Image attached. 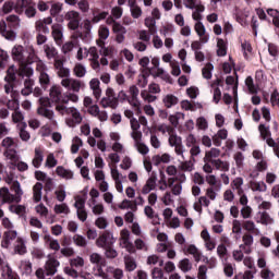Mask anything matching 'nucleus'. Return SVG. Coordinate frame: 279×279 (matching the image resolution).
<instances>
[{"mask_svg":"<svg viewBox=\"0 0 279 279\" xmlns=\"http://www.w3.org/2000/svg\"><path fill=\"white\" fill-rule=\"evenodd\" d=\"M37 114L47 119L49 124L41 128V136H49L51 130L58 129V120H56V112L51 110V100L48 97L39 98V107L37 108Z\"/></svg>","mask_w":279,"mask_h":279,"instance_id":"nucleus-1","label":"nucleus"},{"mask_svg":"<svg viewBox=\"0 0 279 279\" xmlns=\"http://www.w3.org/2000/svg\"><path fill=\"white\" fill-rule=\"evenodd\" d=\"M61 86H63L65 90L72 92V93H66L62 97L61 104H69V101H71L72 104H77V101H80V96L75 93H80V89L84 88L86 85L84 84V82L77 78L69 77V78H62Z\"/></svg>","mask_w":279,"mask_h":279,"instance_id":"nucleus-2","label":"nucleus"},{"mask_svg":"<svg viewBox=\"0 0 279 279\" xmlns=\"http://www.w3.org/2000/svg\"><path fill=\"white\" fill-rule=\"evenodd\" d=\"M56 110L61 117H64V114L68 116L65 118V125H68V128H76V125H80L82 121H84L82 112L75 107H66V104L61 102L56 106Z\"/></svg>","mask_w":279,"mask_h":279,"instance_id":"nucleus-3","label":"nucleus"},{"mask_svg":"<svg viewBox=\"0 0 279 279\" xmlns=\"http://www.w3.org/2000/svg\"><path fill=\"white\" fill-rule=\"evenodd\" d=\"M221 193V186H208L205 190V196L198 197V201L194 203L193 208L196 213H202V206L208 208L210 206V202H215L217 199V195Z\"/></svg>","mask_w":279,"mask_h":279,"instance_id":"nucleus-4","label":"nucleus"},{"mask_svg":"<svg viewBox=\"0 0 279 279\" xmlns=\"http://www.w3.org/2000/svg\"><path fill=\"white\" fill-rule=\"evenodd\" d=\"M11 191H13L15 195L10 193V190L8 187L0 189V197L2 199V204H19L21 202L23 197V190L21 189V183L15 181L12 184Z\"/></svg>","mask_w":279,"mask_h":279,"instance_id":"nucleus-5","label":"nucleus"},{"mask_svg":"<svg viewBox=\"0 0 279 279\" xmlns=\"http://www.w3.org/2000/svg\"><path fill=\"white\" fill-rule=\"evenodd\" d=\"M1 223L4 230H7L4 231L2 236L1 247H3L4 250H8V247L12 245V242L16 240V236H19V232L14 230V223L12 222V220H10V218L8 217L2 218Z\"/></svg>","mask_w":279,"mask_h":279,"instance_id":"nucleus-6","label":"nucleus"},{"mask_svg":"<svg viewBox=\"0 0 279 279\" xmlns=\"http://www.w3.org/2000/svg\"><path fill=\"white\" fill-rule=\"evenodd\" d=\"M17 75L24 78V88L21 90L22 95L24 97L32 95L34 90V80H32L34 69H32V66H24L17 72Z\"/></svg>","mask_w":279,"mask_h":279,"instance_id":"nucleus-7","label":"nucleus"},{"mask_svg":"<svg viewBox=\"0 0 279 279\" xmlns=\"http://www.w3.org/2000/svg\"><path fill=\"white\" fill-rule=\"evenodd\" d=\"M16 14H24L26 19H34L37 14L34 0H16Z\"/></svg>","mask_w":279,"mask_h":279,"instance_id":"nucleus-8","label":"nucleus"},{"mask_svg":"<svg viewBox=\"0 0 279 279\" xmlns=\"http://www.w3.org/2000/svg\"><path fill=\"white\" fill-rule=\"evenodd\" d=\"M89 263L96 266L94 267V276H96L97 278H108V274L104 271V267H106L105 256L99 253H90Z\"/></svg>","mask_w":279,"mask_h":279,"instance_id":"nucleus-9","label":"nucleus"},{"mask_svg":"<svg viewBox=\"0 0 279 279\" xmlns=\"http://www.w3.org/2000/svg\"><path fill=\"white\" fill-rule=\"evenodd\" d=\"M186 182V174L178 173L175 177L169 178V189L171 194L175 196L182 195V184Z\"/></svg>","mask_w":279,"mask_h":279,"instance_id":"nucleus-10","label":"nucleus"},{"mask_svg":"<svg viewBox=\"0 0 279 279\" xmlns=\"http://www.w3.org/2000/svg\"><path fill=\"white\" fill-rule=\"evenodd\" d=\"M25 48L21 45H15L11 50V56L14 60V62H17L20 64L17 73L21 71V69L27 65V54H25Z\"/></svg>","mask_w":279,"mask_h":279,"instance_id":"nucleus-11","label":"nucleus"},{"mask_svg":"<svg viewBox=\"0 0 279 279\" xmlns=\"http://www.w3.org/2000/svg\"><path fill=\"white\" fill-rule=\"evenodd\" d=\"M168 143L170 147H174V153L179 158L185 160L184 158V145L182 144V137L175 133V131L169 135Z\"/></svg>","mask_w":279,"mask_h":279,"instance_id":"nucleus-12","label":"nucleus"},{"mask_svg":"<svg viewBox=\"0 0 279 279\" xmlns=\"http://www.w3.org/2000/svg\"><path fill=\"white\" fill-rule=\"evenodd\" d=\"M130 230L128 229H122L120 232V245L126 252L130 254H136V247H134V244L130 241Z\"/></svg>","mask_w":279,"mask_h":279,"instance_id":"nucleus-13","label":"nucleus"},{"mask_svg":"<svg viewBox=\"0 0 279 279\" xmlns=\"http://www.w3.org/2000/svg\"><path fill=\"white\" fill-rule=\"evenodd\" d=\"M114 243H117V240L114 239V235L110 231H105L96 240L97 247H101L102 250H106L107 247L114 245Z\"/></svg>","mask_w":279,"mask_h":279,"instance_id":"nucleus-14","label":"nucleus"},{"mask_svg":"<svg viewBox=\"0 0 279 279\" xmlns=\"http://www.w3.org/2000/svg\"><path fill=\"white\" fill-rule=\"evenodd\" d=\"M58 267H60V262L53 255L49 254L44 266L46 276H56L58 274Z\"/></svg>","mask_w":279,"mask_h":279,"instance_id":"nucleus-15","label":"nucleus"},{"mask_svg":"<svg viewBox=\"0 0 279 279\" xmlns=\"http://www.w3.org/2000/svg\"><path fill=\"white\" fill-rule=\"evenodd\" d=\"M138 87H136L135 85L131 86L129 88V104L130 106H132V108H136V114H141L142 110H141V100H138Z\"/></svg>","mask_w":279,"mask_h":279,"instance_id":"nucleus-16","label":"nucleus"},{"mask_svg":"<svg viewBox=\"0 0 279 279\" xmlns=\"http://www.w3.org/2000/svg\"><path fill=\"white\" fill-rule=\"evenodd\" d=\"M111 178L114 182V189L118 193H123V181L125 180V175H122L119 172V169L116 166L111 167Z\"/></svg>","mask_w":279,"mask_h":279,"instance_id":"nucleus-17","label":"nucleus"},{"mask_svg":"<svg viewBox=\"0 0 279 279\" xmlns=\"http://www.w3.org/2000/svg\"><path fill=\"white\" fill-rule=\"evenodd\" d=\"M87 112L90 117L98 119L100 123H106V121H108V111L99 109L98 105L88 107Z\"/></svg>","mask_w":279,"mask_h":279,"instance_id":"nucleus-18","label":"nucleus"},{"mask_svg":"<svg viewBox=\"0 0 279 279\" xmlns=\"http://www.w3.org/2000/svg\"><path fill=\"white\" fill-rule=\"evenodd\" d=\"M87 58L90 62L93 71H99V50H97V47L88 48Z\"/></svg>","mask_w":279,"mask_h":279,"instance_id":"nucleus-19","label":"nucleus"},{"mask_svg":"<svg viewBox=\"0 0 279 279\" xmlns=\"http://www.w3.org/2000/svg\"><path fill=\"white\" fill-rule=\"evenodd\" d=\"M201 238L204 241V246L207 252H213L217 247V241L210 236L208 229H204L201 232Z\"/></svg>","mask_w":279,"mask_h":279,"instance_id":"nucleus-20","label":"nucleus"},{"mask_svg":"<svg viewBox=\"0 0 279 279\" xmlns=\"http://www.w3.org/2000/svg\"><path fill=\"white\" fill-rule=\"evenodd\" d=\"M65 21H69L68 27L69 29L75 31L80 27V12L77 11H69L65 13Z\"/></svg>","mask_w":279,"mask_h":279,"instance_id":"nucleus-21","label":"nucleus"},{"mask_svg":"<svg viewBox=\"0 0 279 279\" xmlns=\"http://www.w3.org/2000/svg\"><path fill=\"white\" fill-rule=\"evenodd\" d=\"M183 253L185 256H193L195 263H199L202 258H204V255L202 254V251L195 246V244H189L183 248Z\"/></svg>","mask_w":279,"mask_h":279,"instance_id":"nucleus-22","label":"nucleus"},{"mask_svg":"<svg viewBox=\"0 0 279 279\" xmlns=\"http://www.w3.org/2000/svg\"><path fill=\"white\" fill-rule=\"evenodd\" d=\"M254 245V235L252 233H244L242 236V244H240V250L244 252V254L252 253V246Z\"/></svg>","mask_w":279,"mask_h":279,"instance_id":"nucleus-23","label":"nucleus"},{"mask_svg":"<svg viewBox=\"0 0 279 279\" xmlns=\"http://www.w3.org/2000/svg\"><path fill=\"white\" fill-rule=\"evenodd\" d=\"M54 69L59 77L63 80L71 77V70L64 66V62L61 59L54 60Z\"/></svg>","mask_w":279,"mask_h":279,"instance_id":"nucleus-24","label":"nucleus"},{"mask_svg":"<svg viewBox=\"0 0 279 279\" xmlns=\"http://www.w3.org/2000/svg\"><path fill=\"white\" fill-rule=\"evenodd\" d=\"M194 29H195L197 36L199 37L202 45H206V43H208V40H210V36L208 34H206V26L204 25V23L196 22L194 25Z\"/></svg>","mask_w":279,"mask_h":279,"instance_id":"nucleus-25","label":"nucleus"},{"mask_svg":"<svg viewBox=\"0 0 279 279\" xmlns=\"http://www.w3.org/2000/svg\"><path fill=\"white\" fill-rule=\"evenodd\" d=\"M158 181V178L156 174H151L147 180L146 183L143 185L141 193L142 195H149L151 191L156 190V182Z\"/></svg>","mask_w":279,"mask_h":279,"instance_id":"nucleus-26","label":"nucleus"},{"mask_svg":"<svg viewBox=\"0 0 279 279\" xmlns=\"http://www.w3.org/2000/svg\"><path fill=\"white\" fill-rule=\"evenodd\" d=\"M51 34H52V38L53 40L58 44V45H62V38L64 37V27H62V24H53L51 26Z\"/></svg>","mask_w":279,"mask_h":279,"instance_id":"nucleus-27","label":"nucleus"},{"mask_svg":"<svg viewBox=\"0 0 279 279\" xmlns=\"http://www.w3.org/2000/svg\"><path fill=\"white\" fill-rule=\"evenodd\" d=\"M151 162L155 167H160V165H169V162H171V155H169V153L154 155L151 157Z\"/></svg>","mask_w":279,"mask_h":279,"instance_id":"nucleus-28","label":"nucleus"},{"mask_svg":"<svg viewBox=\"0 0 279 279\" xmlns=\"http://www.w3.org/2000/svg\"><path fill=\"white\" fill-rule=\"evenodd\" d=\"M98 40L96 41L98 47H104L106 45V40L110 37V28L106 25H100L98 28Z\"/></svg>","mask_w":279,"mask_h":279,"instance_id":"nucleus-29","label":"nucleus"},{"mask_svg":"<svg viewBox=\"0 0 279 279\" xmlns=\"http://www.w3.org/2000/svg\"><path fill=\"white\" fill-rule=\"evenodd\" d=\"M258 217L256 218V223H260L262 226H274L275 220L267 211H259Z\"/></svg>","mask_w":279,"mask_h":279,"instance_id":"nucleus-30","label":"nucleus"},{"mask_svg":"<svg viewBox=\"0 0 279 279\" xmlns=\"http://www.w3.org/2000/svg\"><path fill=\"white\" fill-rule=\"evenodd\" d=\"M130 125H131V137L132 138H143V132H141V123L136 118H133L130 120Z\"/></svg>","mask_w":279,"mask_h":279,"instance_id":"nucleus-31","label":"nucleus"},{"mask_svg":"<svg viewBox=\"0 0 279 279\" xmlns=\"http://www.w3.org/2000/svg\"><path fill=\"white\" fill-rule=\"evenodd\" d=\"M101 108H111L112 110H117L119 107V98H111L108 96H105L100 100Z\"/></svg>","mask_w":279,"mask_h":279,"instance_id":"nucleus-32","label":"nucleus"},{"mask_svg":"<svg viewBox=\"0 0 279 279\" xmlns=\"http://www.w3.org/2000/svg\"><path fill=\"white\" fill-rule=\"evenodd\" d=\"M248 186L254 193H265L267 191V184L264 181L250 180Z\"/></svg>","mask_w":279,"mask_h":279,"instance_id":"nucleus-33","label":"nucleus"},{"mask_svg":"<svg viewBox=\"0 0 279 279\" xmlns=\"http://www.w3.org/2000/svg\"><path fill=\"white\" fill-rule=\"evenodd\" d=\"M0 34L7 40H15L16 39V33H14V31H8V24L5 23V21L0 22Z\"/></svg>","mask_w":279,"mask_h":279,"instance_id":"nucleus-34","label":"nucleus"},{"mask_svg":"<svg viewBox=\"0 0 279 279\" xmlns=\"http://www.w3.org/2000/svg\"><path fill=\"white\" fill-rule=\"evenodd\" d=\"M101 82H99V78H92L89 81V88L93 90V95L95 99H101Z\"/></svg>","mask_w":279,"mask_h":279,"instance_id":"nucleus-35","label":"nucleus"},{"mask_svg":"<svg viewBox=\"0 0 279 279\" xmlns=\"http://www.w3.org/2000/svg\"><path fill=\"white\" fill-rule=\"evenodd\" d=\"M44 243L48 247V250H52L53 252H59L60 250V242L51 238L49 233L44 235Z\"/></svg>","mask_w":279,"mask_h":279,"instance_id":"nucleus-36","label":"nucleus"},{"mask_svg":"<svg viewBox=\"0 0 279 279\" xmlns=\"http://www.w3.org/2000/svg\"><path fill=\"white\" fill-rule=\"evenodd\" d=\"M149 73L155 75V77H160L165 82H168V84H171V75L165 71L162 68H155V69H149Z\"/></svg>","mask_w":279,"mask_h":279,"instance_id":"nucleus-37","label":"nucleus"},{"mask_svg":"<svg viewBox=\"0 0 279 279\" xmlns=\"http://www.w3.org/2000/svg\"><path fill=\"white\" fill-rule=\"evenodd\" d=\"M179 102L180 99L173 94H167L162 97L165 108H173V106H178Z\"/></svg>","mask_w":279,"mask_h":279,"instance_id":"nucleus-38","label":"nucleus"},{"mask_svg":"<svg viewBox=\"0 0 279 279\" xmlns=\"http://www.w3.org/2000/svg\"><path fill=\"white\" fill-rule=\"evenodd\" d=\"M133 141L134 147L137 149L138 154H142V156L149 154V147L143 143V137H135Z\"/></svg>","mask_w":279,"mask_h":279,"instance_id":"nucleus-39","label":"nucleus"},{"mask_svg":"<svg viewBox=\"0 0 279 279\" xmlns=\"http://www.w3.org/2000/svg\"><path fill=\"white\" fill-rule=\"evenodd\" d=\"M26 56V65L34 64V62H38V54H36V50L34 46H27L25 50Z\"/></svg>","mask_w":279,"mask_h":279,"instance_id":"nucleus-40","label":"nucleus"},{"mask_svg":"<svg viewBox=\"0 0 279 279\" xmlns=\"http://www.w3.org/2000/svg\"><path fill=\"white\" fill-rule=\"evenodd\" d=\"M44 51L48 60H54V61L58 60V49H56L53 45H50V44L44 45Z\"/></svg>","mask_w":279,"mask_h":279,"instance_id":"nucleus-41","label":"nucleus"},{"mask_svg":"<svg viewBox=\"0 0 279 279\" xmlns=\"http://www.w3.org/2000/svg\"><path fill=\"white\" fill-rule=\"evenodd\" d=\"M14 252L20 256L27 254V246L25 245V240L23 238H17L14 243Z\"/></svg>","mask_w":279,"mask_h":279,"instance_id":"nucleus-42","label":"nucleus"},{"mask_svg":"<svg viewBox=\"0 0 279 279\" xmlns=\"http://www.w3.org/2000/svg\"><path fill=\"white\" fill-rule=\"evenodd\" d=\"M44 160H45V155L43 153V148H40V147L35 148V157L33 158V167H35V169H39V167L43 165Z\"/></svg>","mask_w":279,"mask_h":279,"instance_id":"nucleus-43","label":"nucleus"},{"mask_svg":"<svg viewBox=\"0 0 279 279\" xmlns=\"http://www.w3.org/2000/svg\"><path fill=\"white\" fill-rule=\"evenodd\" d=\"M219 156H221V150L218 148H211L206 151L204 162H210L213 165V162L217 160L215 158H219Z\"/></svg>","mask_w":279,"mask_h":279,"instance_id":"nucleus-44","label":"nucleus"},{"mask_svg":"<svg viewBox=\"0 0 279 279\" xmlns=\"http://www.w3.org/2000/svg\"><path fill=\"white\" fill-rule=\"evenodd\" d=\"M243 228L248 234H255V236H258V234H260V229L256 228V223H254V221L252 220L244 221Z\"/></svg>","mask_w":279,"mask_h":279,"instance_id":"nucleus-45","label":"nucleus"},{"mask_svg":"<svg viewBox=\"0 0 279 279\" xmlns=\"http://www.w3.org/2000/svg\"><path fill=\"white\" fill-rule=\"evenodd\" d=\"M242 233H243V223H241V220L234 219L232 221V234H234V240L239 241V239H241Z\"/></svg>","mask_w":279,"mask_h":279,"instance_id":"nucleus-46","label":"nucleus"},{"mask_svg":"<svg viewBox=\"0 0 279 279\" xmlns=\"http://www.w3.org/2000/svg\"><path fill=\"white\" fill-rule=\"evenodd\" d=\"M4 156H5L7 160H10L11 167L13 165H16V162H19V160L21 159V157H19V154L16 153L15 148L7 149L4 151Z\"/></svg>","mask_w":279,"mask_h":279,"instance_id":"nucleus-47","label":"nucleus"},{"mask_svg":"<svg viewBox=\"0 0 279 279\" xmlns=\"http://www.w3.org/2000/svg\"><path fill=\"white\" fill-rule=\"evenodd\" d=\"M211 165L217 171H222L223 173L230 171V162L228 161L216 159Z\"/></svg>","mask_w":279,"mask_h":279,"instance_id":"nucleus-48","label":"nucleus"},{"mask_svg":"<svg viewBox=\"0 0 279 279\" xmlns=\"http://www.w3.org/2000/svg\"><path fill=\"white\" fill-rule=\"evenodd\" d=\"M60 97H62V88L59 85H53L50 88V99H52L54 104H58L60 101Z\"/></svg>","mask_w":279,"mask_h":279,"instance_id":"nucleus-49","label":"nucleus"},{"mask_svg":"<svg viewBox=\"0 0 279 279\" xmlns=\"http://www.w3.org/2000/svg\"><path fill=\"white\" fill-rule=\"evenodd\" d=\"M56 173L59 178H63L64 180H73V171L65 169L62 166L57 167Z\"/></svg>","mask_w":279,"mask_h":279,"instance_id":"nucleus-50","label":"nucleus"},{"mask_svg":"<svg viewBox=\"0 0 279 279\" xmlns=\"http://www.w3.org/2000/svg\"><path fill=\"white\" fill-rule=\"evenodd\" d=\"M0 269L2 271V278L4 279H15L14 271L10 268V265L4 260L2 265H0Z\"/></svg>","mask_w":279,"mask_h":279,"instance_id":"nucleus-51","label":"nucleus"},{"mask_svg":"<svg viewBox=\"0 0 279 279\" xmlns=\"http://www.w3.org/2000/svg\"><path fill=\"white\" fill-rule=\"evenodd\" d=\"M33 199L34 202L38 203L43 199V183L37 182L33 186Z\"/></svg>","mask_w":279,"mask_h":279,"instance_id":"nucleus-52","label":"nucleus"},{"mask_svg":"<svg viewBox=\"0 0 279 279\" xmlns=\"http://www.w3.org/2000/svg\"><path fill=\"white\" fill-rule=\"evenodd\" d=\"M169 122L171 123L172 128H178L180 125V121H184V113L175 112L174 114H170L168 117Z\"/></svg>","mask_w":279,"mask_h":279,"instance_id":"nucleus-53","label":"nucleus"},{"mask_svg":"<svg viewBox=\"0 0 279 279\" xmlns=\"http://www.w3.org/2000/svg\"><path fill=\"white\" fill-rule=\"evenodd\" d=\"M19 269L23 276H32V262L22 260L19 265Z\"/></svg>","mask_w":279,"mask_h":279,"instance_id":"nucleus-54","label":"nucleus"},{"mask_svg":"<svg viewBox=\"0 0 279 279\" xmlns=\"http://www.w3.org/2000/svg\"><path fill=\"white\" fill-rule=\"evenodd\" d=\"M53 211L56 215H70L71 208H69V205H66V203H61L54 205Z\"/></svg>","mask_w":279,"mask_h":279,"instance_id":"nucleus-55","label":"nucleus"},{"mask_svg":"<svg viewBox=\"0 0 279 279\" xmlns=\"http://www.w3.org/2000/svg\"><path fill=\"white\" fill-rule=\"evenodd\" d=\"M178 267L183 274H189V271L193 269V263H191V259L189 258H183L179 262Z\"/></svg>","mask_w":279,"mask_h":279,"instance_id":"nucleus-56","label":"nucleus"},{"mask_svg":"<svg viewBox=\"0 0 279 279\" xmlns=\"http://www.w3.org/2000/svg\"><path fill=\"white\" fill-rule=\"evenodd\" d=\"M206 7L204 4H201L194 11L192 12V19L193 21H196V23H202L203 15L202 13L205 12Z\"/></svg>","mask_w":279,"mask_h":279,"instance_id":"nucleus-57","label":"nucleus"},{"mask_svg":"<svg viewBox=\"0 0 279 279\" xmlns=\"http://www.w3.org/2000/svg\"><path fill=\"white\" fill-rule=\"evenodd\" d=\"M144 25L145 27H147L149 34H156L157 29H156V21L153 16H147L144 20Z\"/></svg>","mask_w":279,"mask_h":279,"instance_id":"nucleus-58","label":"nucleus"},{"mask_svg":"<svg viewBox=\"0 0 279 279\" xmlns=\"http://www.w3.org/2000/svg\"><path fill=\"white\" fill-rule=\"evenodd\" d=\"M158 189L159 191L169 189V179L167 181V175L162 171L159 172Z\"/></svg>","mask_w":279,"mask_h":279,"instance_id":"nucleus-59","label":"nucleus"},{"mask_svg":"<svg viewBox=\"0 0 279 279\" xmlns=\"http://www.w3.org/2000/svg\"><path fill=\"white\" fill-rule=\"evenodd\" d=\"M73 74L75 77H85L86 76V65L82 63H75L73 68Z\"/></svg>","mask_w":279,"mask_h":279,"instance_id":"nucleus-60","label":"nucleus"},{"mask_svg":"<svg viewBox=\"0 0 279 279\" xmlns=\"http://www.w3.org/2000/svg\"><path fill=\"white\" fill-rule=\"evenodd\" d=\"M124 265L126 271H134V269H136V259L130 255H126L124 256Z\"/></svg>","mask_w":279,"mask_h":279,"instance_id":"nucleus-61","label":"nucleus"},{"mask_svg":"<svg viewBox=\"0 0 279 279\" xmlns=\"http://www.w3.org/2000/svg\"><path fill=\"white\" fill-rule=\"evenodd\" d=\"M15 11L16 12V1L8 0L2 5V12L3 14H10V12Z\"/></svg>","mask_w":279,"mask_h":279,"instance_id":"nucleus-62","label":"nucleus"},{"mask_svg":"<svg viewBox=\"0 0 279 279\" xmlns=\"http://www.w3.org/2000/svg\"><path fill=\"white\" fill-rule=\"evenodd\" d=\"M129 8H130L131 16L133 19H141L143 16V9H141V7H138L137 4H131L129 5Z\"/></svg>","mask_w":279,"mask_h":279,"instance_id":"nucleus-63","label":"nucleus"},{"mask_svg":"<svg viewBox=\"0 0 279 279\" xmlns=\"http://www.w3.org/2000/svg\"><path fill=\"white\" fill-rule=\"evenodd\" d=\"M268 16L272 17V23L277 29H279V11L276 9H268L267 10Z\"/></svg>","mask_w":279,"mask_h":279,"instance_id":"nucleus-64","label":"nucleus"}]
</instances>
